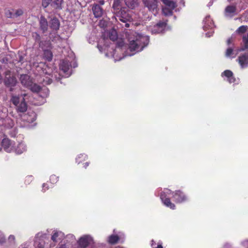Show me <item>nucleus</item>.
<instances>
[{
    "instance_id": "33",
    "label": "nucleus",
    "mask_w": 248,
    "mask_h": 248,
    "mask_svg": "<svg viewBox=\"0 0 248 248\" xmlns=\"http://www.w3.org/2000/svg\"><path fill=\"white\" fill-rule=\"evenodd\" d=\"M11 100L12 103L16 106L19 104V97L18 96H13Z\"/></svg>"
},
{
    "instance_id": "32",
    "label": "nucleus",
    "mask_w": 248,
    "mask_h": 248,
    "mask_svg": "<svg viewBox=\"0 0 248 248\" xmlns=\"http://www.w3.org/2000/svg\"><path fill=\"white\" fill-rule=\"evenodd\" d=\"M13 10H9V9H7V10H5V16L7 18H14L15 17V15H14V13H13Z\"/></svg>"
},
{
    "instance_id": "15",
    "label": "nucleus",
    "mask_w": 248,
    "mask_h": 248,
    "mask_svg": "<svg viewBox=\"0 0 248 248\" xmlns=\"http://www.w3.org/2000/svg\"><path fill=\"white\" fill-rule=\"evenodd\" d=\"M11 141L8 138H4L2 140L1 142V145L4 150L7 152H10L11 150Z\"/></svg>"
},
{
    "instance_id": "26",
    "label": "nucleus",
    "mask_w": 248,
    "mask_h": 248,
    "mask_svg": "<svg viewBox=\"0 0 248 248\" xmlns=\"http://www.w3.org/2000/svg\"><path fill=\"white\" fill-rule=\"evenodd\" d=\"M173 10L169 7H164L162 8V12L165 16H170L172 15Z\"/></svg>"
},
{
    "instance_id": "3",
    "label": "nucleus",
    "mask_w": 248,
    "mask_h": 248,
    "mask_svg": "<svg viewBox=\"0 0 248 248\" xmlns=\"http://www.w3.org/2000/svg\"><path fill=\"white\" fill-rule=\"evenodd\" d=\"M129 11L126 7H123L115 13L118 19L124 23L132 21V17L129 14Z\"/></svg>"
},
{
    "instance_id": "31",
    "label": "nucleus",
    "mask_w": 248,
    "mask_h": 248,
    "mask_svg": "<svg viewBox=\"0 0 248 248\" xmlns=\"http://www.w3.org/2000/svg\"><path fill=\"white\" fill-rule=\"evenodd\" d=\"M88 159V156L85 154H80L76 158V162L79 164L81 163L82 160H86Z\"/></svg>"
},
{
    "instance_id": "27",
    "label": "nucleus",
    "mask_w": 248,
    "mask_h": 248,
    "mask_svg": "<svg viewBox=\"0 0 248 248\" xmlns=\"http://www.w3.org/2000/svg\"><path fill=\"white\" fill-rule=\"evenodd\" d=\"M242 42L243 44V48L242 50L248 49V32L247 34L244 35L242 37Z\"/></svg>"
},
{
    "instance_id": "34",
    "label": "nucleus",
    "mask_w": 248,
    "mask_h": 248,
    "mask_svg": "<svg viewBox=\"0 0 248 248\" xmlns=\"http://www.w3.org/2000/svg\"><path fill=\"white\" fill-rule=\"evenodd\" d=\"M51 183L54 184L59 181V177L55 174L51 175L49 179Z\"/></svg>"
},
{
    "instance_id": "49",
    "label": "nucleus",
    "mask_w": 248,
    "mask_h": 248,
    "mask_svg": "<svg viewBox=\"0 0 248 248\" xmlns=\"http://www.w3.org/2000/svg\"><path fill=\"white\" fill-rule=\"evenodd\" d=\"M0 120H1L2 121H3V119H1Z\"/></svg>"
},
{
    "instance_id": "14",
    "label": "nucleus",
    "mask_w": 248,
    "mask_h": 248,
    "mask_svg": "<svg viewBox=\"0 0 248 248\" xmlns=\"http://www.w3.org/2000/svg\"><path fill=\"white\" fill-rule=\"evenodd\" d=\"M40 29L43 32H46L48 29V22L44 16H41L39 21Z\"/></svg>"
},
{
    "instance_id": "10",
    "label": "nucleus",
    "mask_w": 248,
    "mask_h": 248,
    "mask_svg": "<svg viewBox=\"0 0 248 248\" xmlns=\"http://www.w3.org/2000/svg\"><path fill=\"white\" fill-rule=\"evenodd\" d=\"M221 76L225 77L227 78V81L230 83H235L236 81V78L234 76L232 72L230 70H226L221 73Z\"/></svg>"
},
{
    "instance_id": "16",
    "label": "nucleus",
    "mask_w": 248,
    "mask_h": 248,
    "mask_svg": "<svg viewBox=\"0 0 248 248\" xmlns=\"http://www.w3.org/2000/svg\"><path fill=\"white\" fill-rule=\"evenodd\" d=\"M16 109L18 112H25L27 110V104L25 101V99L23 98L22 101L16 106Z\"/></svg>"
},
{
    "instance_id": "43",
    "label": "nucleus",
    "mask_w": 248,
    "mask_h": 248,
    "mask_svg": "<svg viewBox=\"0 0 248 248\" xmlns=\"http://www.w3.org/2000/svg\"><path fill=\"white\" fill-rule=\"evenodd\" d=\"M56 248H66V246L65 244H62V245H60L59 247H57Z\"/></svg>"
},
{
    "instance_id": "35",
    "label": "nucleus",
    "mask_w": 248,
    "mask_h": 248,
    "mask_svg": "<svg viewBox=\"0 0 248 248\" xmlns=\"http://www.w3.org/2000/svg\"><path fill=\"white\" fill-rule=\"evenodd\" d=\"M233 48L232 47L228 48L225 52V56L227 57H231L233 54Z\"/></svg>"
},
{
    "instance_id": "23",
    "label": "nucleus",
    "mask_w": 248,
    "mask_h": 248,
    "mask_svg": "<svg viewBox=\"0 0 248 248\" xmlns=\"http://www.w3.org/2000/svg\"><path fill=\"white\" fill-rule=\"evenodd\" d=\"M112 8L115 13L120 10L121 8H122L123 7L121 6V0H114Z\"/></svg>"
},
{
    "instance_id": "12",
    "label": "nucleus",
    "mask_w": 248,
    "mask_h": 248,
    "mask_svg": "<svg viewBox=\"0 0 248 248\" xmlns=\"http://www.w3.org/2000/svg\"><path fill=\"white\" fill-rule=\"evenodd\" d=\"M91 241V237L89 236H84L79 239L78 244L81 248H86L89 246Z\"/></svg>"
},
{
    "instance_id": "4",
    "label": "nucleus",
    "mask_w": 248,
    "mask_h": 248,
    "mask_svg": "<svg viewBox=\"0 0 248 248\" xmlns=\"http://www.w3.org/2000/svg\"><path fill=\"white\" fill-rule=\"evenodd\" d=\"M169 191L170 192V193L172 194V198L176 203L184 202L187 200V196L183 191L180 190H175L172 192L170 190H169Z\"/></svg>"
},
{
    "instance_id": "40",
    "label": "nucleus",
    "mask_w": 248,
    "mask_h": 248,
    "mask_svg": "<svg viewBox=\"0 0 248 248\" xmlns=\"http://www.w3.org/2000/svg\"><path fill=\"white\" fill-rule=\"evenodd\" d=\"M49 189V186L47 183H44L42 186V191L44 192Z\"/></svg>"
},
{
    "instance_id": "21",
    "label": "nucleus",
    "mask_w": 248,
    "mask_h": 248,
    "mask_svg": "<svg viewBox=\"0 0 248 248\" xmlns=\"http://www.w3.org/2000/svg\"><path fill=\"white\" fill-rule=\"evenodd\" d=\"M63 3V0H54L52 3L51 6L56 9H62V4Z\"/></svg>"
},
{
    "instance_id": "39",
    "label": "nucleus",
    "mask_w": 248,
    "mask_h": 248,
    "mask_svg": "<svg viewBox=\"0 0 248 248\" xmlns=\"http://www.w3.org/2000/svg\"><path fill=\"white\" fill-rule=\"evenodd\" d=\"M33 37L35 38V42L37 43L41 42V37L38 33L36 32L34 33V35H33Z\"/></svg>"
},
{
    "instance_id": "5",
    "label": "nucleus",
    "mask_w": 248,
    "mask_h": 248,
    "mask_svg": "<svg viewBox=\"0 0 248 248\" xmlns=\"http://www.w3.org/2000/svg\"><path fill=\"white\" fill-rule=\"evenodd\" d=\"M17 83V80L15 77L11 76V72L10 70H7L5 72L4 83L6 86L8 87H14Z\"/></svg>"
},
{
    "instance_id": "6",
    "label": "nucleus",
    "mask_w": 248,
    "mask_h": 248,
    "mask_svg": "<svg viewBox=\"0 0 248 248\" xmlns=\"http://www.w3.org/2000/svg\"><path fill=\"white\" fill-rule=\"evenodd\" d=\"M143 2L144 6L154 15H155L157 13V2L156 0H143Z\"/></svg>"
},
{
    "instance_id": "47",
    "label": "nucleus",
    "mask_w": 248,
    "mask_h": 248,
    "mask_svg": "<svg viewBox=\"0 0 248 248\" xmlns=\"http://www.w3.org/2000/svg\"><path fill=\"white\" fill-rule=\"evenodd\" d=\"M37 248H44V246L39 244L37 247Z\"/></svg>"
},
{
    "instance_id": "11",
    "label": "nucleus",
    "mask_w": 248,
    "mask_h": 248,
    "mask_svg": "<svg viewBox=\"0 0 248 248\" xmlns=\"http://www.w3.org/2000/svg\"><path fill=\"white\" fill-rule=\"evenodd\" d=\"M92 10L94 16L96 18L100 17L103 15V10L98 4H94L93 5Z\"/></svg>"
},
{
    "instance_id": "46",
    "label": "nucleus",
    "mask_w": 248,
    "mask_h": 248,
    "mask_svg": "<svg viewBox=\"0 0 248 248\" xmlns=\"http://www.w3.org/2000/svg\"><path fill=\"white\" fill-rule=\"evenodd\" d=\"M9 239H11V240H14L15 239V236L14 235H11L9 236Z\"/></svg>"
},
{
    "instance_id": "48",
    "label": "nucleus",
    "mask_w": 248,
    "mask_h": 248,
    "mask_svg": "<svg viewBox=\"0 0 248 248\" xmlns=\"http://www.w3.org/2000/svg\"><path fill=\"white\" fill-rule=\"evenodd\" d=\"M125 26L127 28L129 27V24L128 23H127L126 22L125 23Z\"/></svg>"
},
{
    "instance_id": "1",
    "label": "nucleus",
    "mask_w": 248,
    "mask_h": 248,
    "mask_svg": "<svg viewBox=\"0 0 248 248\" xmlns=\"http://www.w3.org/2000/svg\"><path fill=\"white\" fill-rule=\"evenodd\" d=\"M149 42V38L147 36H139L135 40L130 41L129 48L131 51H140L146 46Z\"/></svg>"
},
{
    "instance_id": "22",
    "label": "nucleus",
    "mask_w": 248,
    "mask_h": 248,
    "mask_svg": "<svg viewBox=\"0 0 248 248\" xmlns=\"http://www.w3.org/2000/svg\"><path fill=\"white\" fill-rule=\"evenodd\" d=\"M166 6L174 9L177 5L175 2L170 0H160Z\"/></svg>"
},
{
    "instance_id": "9",
    "label": "nucleus",
    "mask_w": 248,
    "mask_h": 248,
    "mask_svg": "<svg viewBox=\"0 0 248 248\" xmlns=\"http://www.w3.org/2000/svg\"><path fill=\"white\" fill-rule=\"evenodd\" d=\"M167 22L164 21H159L154 26L152 32L153 33H159L162 32L167 26Z\"/></svg>"
},
{
    "instance_id": "20",
    "label": "nucleus",
    "mask_w": 248,
    "mask_h": 248,
    "mask_svg": "<svg viewBox=\"0 0 248 248\" xmlns=\"http://www.w3.org/2000/svg\"><path fill=\"white\" fill-rule=\"evenodd\" d=\"M120 240V237L118 235L112 234L108 238V242L110 244L114 245L116 244Z\"/></svg>"
},
{
    "instance_id": "38",
    "label": "nucleus",
    "mask_w": 248,
    "mask_h": 248,
    "mask_svg": "<svg viewBox=\"0 0 248 248\" xmlns=\"http://www.w3.org/2000/svg\"><path fill=\"white\" fill-rule=\"evenodd\" d=\"M52 0H42V5L44 8H46L50 3Z\"/></svg>"
},
{
    "instance_id": "28",
    "label": "nucleus",
    "mask_w": 248,
    "mask_h": 248,
    "mask_svg": "<svg viewBox=\"0 0 248 248\" xmlns=\"http://www.w3.org/2000/svg\"><path fill=\"white\" fill-rule=\"evenodd\" d=\"M62 235L63 233L61 232L55 231L51 236V240L54 242H57L58 238L60 236H62Z\"/></svg>"
},
{
    "instance_id": "45",
    "label": "nucleus",
    "mask_w": 248,
    "mask_h": 248,
    "mask_svg": "<svg viewBox=\"0 0 248 248\" xmlns=\"http://www.w3.org/2000/svg\"><path fill=\"white\" fill-rule=\"evenodd\" d=\"M99 3L100 5H104L105 3V1L104 0H100L99 1Z\"/></svg>"
},
{
    "instance_id": "30",
    "label": "nucleus",
    "mask_w": 248,
    "mask_h": 248,
    "mask_svg": "<svg viewBox=\"0 0 248 248\" xmlns=\"http://www.w3.org/2000/svg\"><path fill=\"white\" fill-rule=\"evenodd\" d=\"M109 37L111 40L113 41H116L118 38L116 31L114 30H111L109 33Z\"/></svg>"
},
{
    "instance_id": "8",
    "label": "nucleus",
    "mask_w": 248,
    "mask_h": 248,
    "mask_svg": "<svg viewBox=\"0 0 248 248\" xmlns=\"http://www.w3.org/2000/svg\"><path fill=\"white\" fill-rule=\"evenodd\" d=\"M160 199L164 205L171 209L175 208V205L172 203L170 198L167 197V194L165 192H162L160 195Z\"/></svg>"
},
{
    "instance_id": "13",
    "label": "nucleus",
    "mask_w": 248,
    "mask_h": 248,
    "mask_svg": "<svg viewBox=\"0 0 248 248\" xmlns=\"http://www.w3.org/2000/svg\"><path fill=\"white\" fill-rule=\"evenodd\" d=\"M236 7L234 5L227 6L225 9L226 16L232 17L236 14Z\"/></svg>"
},
{
    "instance_id": "37",
    "label": "nucleus",
    "mask_w": 248,
    "mask_h": 248,
    "mask_svg": "<svg viewBox=\"0 0 248 248\" xmlns=\"http://www.w3.org/2000/svg\"><path fill=\"white\" fill-rule=\"evenodd\" d=\"M23 14V11L22 9H19L16 11L14 13L15 17H17L18 16H21Z\"/></svg>"
},
{
    "instance_id": "24",
    "label": "nucleus",
    "mask_w": 248,
    "mask_h": 248,
    "mask_svg": "<svg viewBox=\"0 0 248 248\" xmlns=\"http://www.w3.org/2000/svg\"><path fill=\"white\" fill-rule=\"evenodd\" d=\"M248 30V26L247 25H242L240 26L235 31L236 33L238 35H241Z\"/></svg>"
},
{
    "instance_id": "36",
    "label": "nucleus",
    "mask_w": 248,
    "mask_h": 248,
    "mask_svg": "<svg viewBox=\"0 0 248 248\" xmlns=\"http://www.w3.org/2000/svg\"><path fill=\"white\" fill-rule=\"evenodd\" d=\"M42 82L46 85H49L52 82V79L50 78L46 77V79L43 78Z\"/></svg>"
},
{
    "instance_id": "17",
    "label": "nucleus",
    "mask_w": 248,
    "mask_h": 248,
    "mask_svg": "<svg viewBox=\"0 0 248 248\" xmlns=\"http://www.w3.org/2000/svg\"><path fill=\"white\" fill-rule=\"evenodd\" d=\"M60 21L56 18H53L51 19L50 23V28L54 30H58L60 28Z\"/></svg>"
},
{
    "instance_id": "2",
    "label": "nucleus",
    "mask_w": 248,
    "mask_h": 248,
    "mask_svg": "<svg viewBox=\"0 0 248 248\" xmlns=\"http://www.w3.org/2000/svg\"><path fill=\"white\" fill-rule=\"evenodd\" d=\"M20 80L23 86L29 89L33 93H39L41 89L39 85L33 83L32 78L28 75H21L20 77Z\"/></svg>"
},
{
    "instance_id": "25",
    "label": "nucleus",
    "mask_w": 248,
    "mask_h": 248,
    "mask_svg": "<svg viewBox=\"0 0 248 248\" xmlns=\"http://www.w3.org/2000/svg\"><path fill=\"white\" fill-rule=\"evenodd\" d=\"M126 5L131 9H133L138 6L137 0H125Z\"/></svg>"
},
{
    "instance_id": "44",
    "label": "nucleus",
    "mask_w": 248,
    "mask_h": 248,
    "mask_svg": "<svg viewBox=\"0 0 248 248\" xmlns=\"http://www.w3.org/2000/svg\"><path fill=\"white\" fill-rule=\"evenodd\" d=\"M210 19V16H206V17H205V18L204 19V22H206V21H209Z\"/></svg>"
},
{
    "instance_id": "51",
    "label": "nucleus",
    "mask_w": 248,
    "mask_h": 248,
    "mask_svg": "<svg viewBox=\"0 0 248 248\" xmlns=\"http://www.w3.org/2000/svg\"><path fill=\"white\" fill-rule=\"evenodd\" d=\"M1 125H2V124H0V126Z\"/></svg>"
},
{
    "instance_id": "18",
    "label": "nucleus",
    "mask_w": 248,
    "mask_h": 248,
    "mask_svg": "<svg viewBox=\"0 0 248 248\" xmlns=\"http://www.w3.org/2000/svg\"><path fill=\"white\" fill-rule=\"evenodd\" d=\"M44 57L47 61L51 62L53 58V54L51 50L50 49H44L43 50Z\"/></svg>"
},
{
    "instance_id": "19",
    "label": "nucleus",
    "mask_w": 248,
    "mask_h": 248,
    "mask_svg": "<svg viewBox=\"0 0 248 248\" xmlns=\"http://www.w3.org/2000/svg\"><path fill=\"white\" fill-rule=\"evenodd\" d=\"M69 66L70 65L67 61H62L60 64V68L64 73H66L69 70Z\"/></svg>"
},
{
    "instance_id": "42",
    "label": "nucleus",
    "mask_w": 248,
    "mask_h": 248,
    "mask_svg": "<svg viewBox=\"0 0 248 248\" xmlns=\"http://www.w3.org/2000/svg\"><path fill=\"white\" fill-rule=\"evenodd\" d=\"M90 163L88 162H86V163L83 164V167L86 169L87 167L89 165Z\"/></svg>"
},
{
    "instance_id": "50",
    "label": "nucleus",
    "mask_w": 248,
    "mask_h": 248,
    "mask_svg": "<svg viewBox=\"0 0 248 248\" xmlns=\"http://www.w3.org/2000/svg\"><path fill=\"white\" fill-rule=\"evenodd\" d=\"M246 12H247V13H248V11H246Z\"/></svg>"
},
{
    "instance_id": "7",
    "label": "nucleus",
    "mask_w": 248,
    "mask_h": 248,
    "mask_svg": "<svg viewBox=\"0 0 248 248\" xmlns=\"http://www.w3.org/2000/svg\"><path fill=\"white\" fill-rule=\"evenodd\" d=\"M237 61L239 64L241 68H245L248 66V52L240 54Z\"/></svg>"
},
{
    "instance_id": "41",
    "label": "nucleus",
    "mask_w": 248,
    "mask_h": 248,
    "mask_svg": "<svg viewBox=\"0 0 248 248\" xmlns=\"http://www.w3.org/2000/svg\"><path fill=\"white\" fill-rule=\"evenodd\" d=\"M232 43V39L230 38L227 41V44L229 46Z\"/></svg>"
},
{
    "instance_id": "29",
    "label": "nucleus",
    "mask_w": 248,
    "mask_h": 248,
    "mask_svg": "<svg viewBox=\"0 0 248 248\" xmlns=\"http://www.w3.org/2000/svg\"><path fill=\"white\" fill-rule=\"evenodd\" d=\"M26 150L24 145L22 143L18 144L16 148V152L17 154H21Z\"/></svg>"
}]
</instances>
